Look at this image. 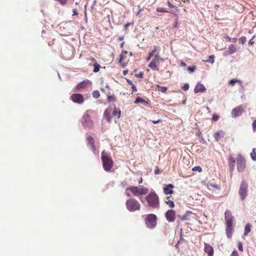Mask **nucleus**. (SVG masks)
Here are the masks:
<instances>
[{"instance_id": "nucleus-1", "label": "nucleus", "mask_w": 256, "mask_h": 256, "mask_svg": "<svg viewBox=\"0 0 256 256\" xmlns=\"http://www.w3.org/2000/svg\"><path fill=\"white\" fill-rule=\"evenodd\" d=\"M148 206L153 209H158L160 208L158 196L154 192H151L145 197Z\"/></svg>"}, {"instance_id": "nucleus-2", "label": "nucleus", "mask_w": 256, "mask_h": 256, "mask_svg": "<svg viewBox=\"0 0 256 256\" xmlns=\"http://www.w3.org/2000/svg\"><path fill=\"white\" fill-rule=\"evenodd\" d=\"M225 220L226 236L228 238H230L232 236V233L234 232V227L232 226L234 216H232L230 210H226L225 212Z\"/></svg>"}, {"instance_id": "nucleus-3", "label": "nucleus", "mask_w": 256, "mask_h": 256, "mask_svg": "<svg viewBox=\"0 0 256 256\" xmlns=\"http://www.w3.org/2000/svg\"><path fill=\"white\" fill-rule=\"evenodd\" d=\"M130 191L135 196H138L142 195H145L148 194V190L144 186H130L126 189V194L127 196L130 197V194L127 192Z\"/></svg>"}, {"instance_id": "nucleus-4", "label": "nucleus", "mask_w": 256, "mask_h": 256, "mask_svg": "<svg viewBox=\"0 0 256 256\" xmlns=\"http://www.w3.org/2000/svg\"><path fill=\"white\" fill-rule=\"evenodd\" d=\"M101 160H102V166L104 170L110 172L114 164V162L112 161L109 154L104 150L102 154H101Z\"/></svg>"}, {"instance_id": "nucleus-5", "label": "nucleus", "mask_w": 256, "mask_h": 256, "mask_svg": "<svg viewBox=\"0 0 256 256\" xmlns=\"http://www.w3.org/2000/svg\"><path fill=\"white\" fill-rule=\"evenodd\" d=\"M126 206L127 210L130 212L140 210V204L134 198H130L126 200Z\"/></svg>"}, {"instance_id": "nucleus-6", "label": "nucleus", "mask_w": 256, "mask_h": 256, "mask_svg": "<svg viewBox=\"0 0 256 256\" xmlns=\"http://www.w3.org/2000/svg\"><path fill=\"white\" fill-rule=\"evenodd\" d=\"M146 226L150 228L153 229L156 226V216L153 214H150L146 216L145 218Z\"/></svg>"}, {"instance_id": "nucleus-7", "label": "nucleus", "mask_w": 256, "mask_h": 256, "mask_svg": "<svg viewBox=\"0 0 256 256\" xmlns=\"http://www.w3.org/2000/svg\"><path fill=\"white\" fill-rule=\"evenodd\" d=\"M92 82L88 80H86L78 84L75 87V90L78 92H84L92 88Z\"/></svg>"}, {"instance_id": "nucleus-8", "label": "nucleus", "mask_w": 256, "mask_h": 256, "mask_svg": "<svg viewBox=\"0 0 256 256\" xmlns=\"http://www.w3.org/2000/svg\"><path fill=\"white\" fill-rule=\"evenodd\" d=\"M237 170L238 172H244L246 168V160L244 156L239 154L236 158Z\"/></svg>"}, {"instance_id": "nucleus-9", "label": "nucleus", "mask_w": 256, "mask_h": 256, "mask_svg": "<svg viewBox=\"0 0 256 256\" xmlns=\"http://www.w3.org/2000/svg\"><path fill=\"white\" fill-rule=\"evenodd\" d=\"M248 192V184L246 181H242L240 188H239L238 194L240 196L242 200H244Z\"/></svg>"}, {"instance_id": "nucleus-10", "label": "nucleus", "mask_w": 256, "mask_h": 256, "mask_svg": "<svg viewBox=\"0 0 256 256\" xmlns=\"http://www.w3.org/2000/svg\"><path fill=\"white\" fill-rule=\"evenodd\" d=\"M82 124L84 127L89 128H93L94 123L88 114L86 113L83 116Z\"/></svg>"}, {"instance_id": "nucleus-11", "label": "nucleus", "mask_w": 256, "mask_h": 256, "mask_svg": "<svg viewBox=\"0 0 256 256\" xmlns=\"http://www.w3.org/2000/svg\"><path fill=\"white\" fill-rule=\"evenodd\" d=\"M164 59L162 58H154L152 59V61L150 62L148 64V67L151 68L152 70H159L158 66L160 62H164Z\"/></svg>"}, {"instance_id": "nucleus-12", "label": "nucleus", "mask_w": 256, "mask_h": 256, "mask_svg": "<svg viewBox=\"0 0 256 256\" xmlns=\"http://www.w3.org/2000/svg\"><path fill=\"white\" fill-rule=\"evenodd\" d=\"M70 100L75 104H82L84 102V98L82 94H74L70 96Z\"/></svg>"}, {"instance_id": "nucleus-13", "label": "nucleus", "mask_w": 256, "mask_h": 256, "mask_svg": "<svg viewBox=\"0 0 256 256\" xmlns=\"http://www.w3.org/2000/svg\"><path fill=\"white\" fill-rule=\"evenodd\" d=\"M244 111V110L242 106H236L232 110V116L233 118H236L240 116Z\"/></svg>"}, {"instance_id": "nucleus-14", "label": "nucleus", "mask_w": 256, "mask_h": 256, "mask_svg": "<svg viewBox=\"0 0 256 256\" xmlns=\"http://www.w3.org/2000/svg\"><path fill=\"white\" fill-rule=\"evenodd\" d=\"M153 56H154V58H160V48L158 46H155L152 51L149 52L148 56V58H146V60L148 62Z\"/></svg>"}, {"instance_id": "nucleus-15", "label": "nucleus", "mask_w": 256, "mask_h": 256, "mask_svg": "<svg viewBox=\"0 0 256 256\" xmlns=\"http://www.w3.org/2000/svg\"><path fill=\"white\" fill-rule=\"evenodd\" d=\"M166 220L170 222H174L176 219V212L174 210H168L165 213Z\"/></svg>"}, {"instance_id": "nucleus-16", "label": "nucleus", "mask_w": 256, "mask_h": 256, "mask_svg": "<svg viewBox=\"0 0 256 256\" xmlns=\"http://www.w3.org/2000/svg\"><path fill=\"white\" fill-rule=\"evenodd\" d=\"M174 186L172 184H164L163 187L164 193L165 194H173Z\"/></svg>"}, {"instance_id": "nucleus-17", "label": "nucleus", "mask_w": 256, "mask_h": 256, "mask_svg": "<svg viewBox=\"0 0 256 256\" xmlns=\"http://www.w3.org/2000/svg\"><path fill=\"white\" fill-rule=\"evenodd\" d=\"M235 162L236 161L234 158L232 157V155H229V156H228V166H229L230 168V171L231 174H232V172L234 170Z\"/></svg>"}, {"instance_id": "nucleus-18", "label": "nucleus", "mask_w": 256, "mask_h": 256, "mask_svg": "<svg viewBox=\"0 0 256 256\" xmlns=\"http://www.w3.org/2000/svg\"><path fill=\"white\" fill-rule=\"evenodd\" d=\"M204 250L205 252L208 254V256H213L214 249L210 244L205 242Z\"/></svg>"}, {"instance_id": "nucleus-19", "label": "nucleus", "mask_w": 256, "mask_h": 256, "mask_svg": "<svg viewBox=\"0 0 256 256\" xmlns=\"http://www.w3.org/2000/svg\"><path fill=\"white\" fill-rule=\"evenodd\" d=\"M86 140H87L88 145L91 146V148L92 149V152H96V146L94 144V140L93 138L90 136H88L87 138H86Z\"/></svg>"}, {"instance_id": "nucleus-20", "label": "nucleus", "mask_w": 256, "mask_h": 256, "mask_svg": "<svg viewBox=\"0 0 256 256\" xmlns=\"http://www.w3.org/2000/svg\"><path fill=\"white\" fill-rule=\"evenodd\" d=\"M206 90V89L204 85L200 83L197 84L194 88V92L196 94L198 92H204Z\"/></svg>"}, {"instance_id": "nucleus-21", "label": "nucleus", "mask_w": 256, "mask_h": 256, "mask_svg": "<svg viewBox=\"0 0 256 256\" xmlns=\"http://www.w3.org/2000/svg\"><path fill=\"white\" fill-rule=\"evenodd\" d=\"M224 132H223V130H220L218 132H216L213 136H214L216 142H218L220 139L224 138Z\"/></svg>"}, {"instance_id": "nucleus-22", "label": "nucleus", "mask_w": 256, "mask_h": 256, "mask_svg": "<svg viewBox=\"0 0 256 256\" xmlns=\"http://www.w3.org/2000/svg\"><path fill=\"white\" fill-rule=\"evenodd\" d=\"M236 50V48L234 45L230 44L228 47V50L226 52V55H230L234 54Z\"/></svg>"}, {"instance_id": "nucleus-23", "label": "nucleus", "mask_w": 256, "mask_h": 256, "mask_svg": "<svg viewBox=\"0 0 256 256\" xmlns=\"http://www.w3.org/2000/svg\"><path fill=\"white\" fill-rule=\"evenodd\" d=\"M110 114H111L110 110L107 109V110H105L104 113V116L105 118H106L108 120V122H111Z\"/></svg>"}, {"instance_id": "nucleus-24", "label": "nucleus", "mask_w": 256, "mask_h": 256, "mask_svg": "<svg viewBox=\"0 0 256 256\" xmlns=\"http://www.w3.org/2000/svg\"><path fill=\"white\" fill-rule=\"evenodd\" d=\"M142 103L144 104V105L146 106L148 104V102L146 101V100L144 98H142L140 97H137L136 100H134V104H138V103Z\"/></svg>"}, {"instance_id": "nucleus-25", "label": "nucleus", "mask_w": 256, "mask_h": 256, "mask_svg": "<svg viewBox=\"0 0 256 256\" xmlns=\"http://www.w3.org/2000/svg\"><path fill=\"white\" fill-rule=\"evenodd\" d=\"M170 197H166V200H165V202L168 206L169 207L171 208H173L174 207V204L173 200H170Z\"/></svg>"}, {"instance_id": "nucleus-26", "label": "nucleus", "mask_w": 256, "mask_h": 256, "mask_svg": "<svg viewBox=\"0 0 256 256\" xmlns=\"http://www.w3.org/2000/svg\"><path fill=\"white\" fill-rule=\"evenodd\" d=\"M128 54V52L126 51H122L121 54L120 56L119 62L121 64H122L124 59L126 58V56Z\"/></svg>"}, {"instance_id": "nucleus-27", "label": "nucleus", "mask_w": 256, "mask_h": 256, "mask_svg": "<svg viewBox=\"0 0 256 256\" xmlns=\"http://www.w3.org/2000/svg\"><path fill=\"white\" fill-rule=\"evenodd\" d=\"M112 116H117L118 118H119L120 116V110L115 107L114 111H112Z\"/></svg>"}, {"instance_id": "nucleus-28", "label": "nucleus", "mask_w": 256, "mask_h": 256, "mask_svg": "<svg viewBox=\"0 0 256 256\" xmlns=\"http://www.w3.org/2000/svg\"><path fill=\"white\" fill-rule=\"evenodd\" d=\"M236 83H238L240 85L242 84V82L238 80L232 79L229 81V84L232 86H234Z\"/></svg>"}, {"instance_id": "nucleus-29", "label": "nucleus", "mask_w": 256, "mask_h": 256, "mask_svg": "<svg viewBox=\"0 0 256 256\" xmlns=\"http://www.w3.org/2000/svg\"><path fill=\"white\" fill-rule=\"evenodd\" d=\"M250 227H251V225L250 224V223L247 224L246 225L245 228H244V236H247L248 234L250 232Z\"/></svg>"}, {"instance_id": "nucleus-30", "label": "nucleus", "mask_w": 256, "mask_h": 256, "mask_svg": "<svg viewBox=\"0 0 256 256\" xmlns=\"http://www.w3.org/2000/svg\"><path fill=\"white\" fill-rule=\"evenodd\" d=\"M250 156L254 161H256V148H252V152L250 153Z\"/></svg>"}, {"instance_id": "nucleus-31", "label": "nucleus", "mask_w": 256, "mask_h": 256, "mask_svg": "<svg viewBox=\"0 0 256 256\" xmlns=\"http://www.w3.org/2000/svg\"><path fill=\"white\" fill-rule=\"evenodd\" d=\"M92 95V97L95 98H98L100 97V94L98 90H94Z\"/></svg>"}, {"instance_id": "nucleus-32", "label": "nucleus", "mask_w": 256, "mask_h": 256, "mask_svg": "<svg viewBox=\"0 0 256 256\" xmlns=\"http://www.w3.org/2000/svg\"><path fill=\"white\" fill-rule=\"evenodd\" d=\"M100 65L99 64H94V70H93V72H98L100 71Z\"/></svg>"}, {"instance_id": "nucleus-33", "label": "nucleus", "mask_w": 256, "mask_h": 256, "mask_svg": "<svg viewBox=\"0 0 256 256\" xmlns=\"http://www.w3.org/2000/svg\"><path fill=\"white\" fill-rule=\"evenodd\" d=\"M246 36H242L238 39L239 42L242 44L246 42Z\"/></svg>"}, {"instance_id": "nucleus-34", "label": "nucleus", "mask_w": 256, "mask_h": 256, "mask_svg": "<svg viewBox=\"0 0 256 256\" xmlns=\"http://www.w3.org/2000/svg\"><path fill=\"white\" fill-rule=\"evenodd\" d=\"M156 11L158 12L167 13L168 11L166 10L164 8L158 7L156 8Z\"/></svg>"}, {"instance_id": "nucleus-35", "label": "nucleus", "mask_w": 256, "mask_h": 256, "mask_svg": "<svg viewBox=\"0 0 256 256\" xmlns=\"http://www.w3.org/2000/svg\"><path fill=\"white\" fill-rule=\"evenodd\" d=\"M167 5H168V7H170V8H175L176 10V11L178 10V7L172 4H171V2H169V1H168Z\"/></svg>"}, {"instance_id": "nucleus-36", "label": "nucleus", "mask_w": 256, "mask_h": 256, "mask_svg": "<svg viewBox=\"0 0 256 256\" xmlns=\"http://www.w3.org/2000/svg\"><path fill=\"white\" fill-rule=\"evenodd\" d=\"M157 87L160 88L158 90H160L161 92L164 93L167 90V87L160 86H157Z\"/></svg>"}, {"instance_id": "nucleus-37", "label": "nucleus", "mask_w": 256, "mask_h": 256, "mask_svg": "<svg viewBox=\"0 0 256 256\" xmlns=\"http://www.w3.org/2000/svg\"><path fill=\"white\" fill-rule=\"evenodd\" d=\"M108 102H114L116 100V98L114 96H110L108 97Z\"/></svg>"}, {"instance_id": "nucleus-38", "label": "nucleus", "mask_w": 256, "mask_h": 256, "mask_svg": "<svg viewBox=\"0 0 256 256\" xmlns=\"http://www.w3.org/2000/svg\"><path fill=\"white\" fill-rule=\"evenodd\" d=\"M192 171L194 172H202V168L200 166H196L192 168Z\"/></svg>"}, {"instance_id": "nucleus-39", "label": "nucleus", "mask_w": 256, "mask_h": 256, "mask_svg": "<svg viewBox=\"0 0 256 256\" xmlns=\"http://www.w3.org/2000/svg\"><path fill=\"white\" fill-rule=\"evenodd\" d=\"M205 62H210L212 64L214 62V56L211 55L209 56V59L205 60Z\"/></svg>"}, {"instance_id": "nucleus-40", "label": "nucleus", "mask_w": 256, "mask_h": 256, "mask_svg": "<svg viewBox=\"0 0 256 256\" xmlns=\"http://www.w3.org/2000/svg\"><path fill=\"white\" fill-rule=\"evenodd\" d=\"M188 216L189 214L188 213L186 214L184 216H181V220H188Z\"/></svg>"}, {"instance_id": "nucleus-41", "label": "nucleus", "mask_w": 256, "mask_h": 256, "mask_svg": "<svg viewBox=\"0 0 256 256\" xmlns=\"http://www.w3.org/2000/svg\"><path fill=\"white\" fill-rule=\"evenodd\" d=\"M220 116L216 114H213L212 116V120L214 122H216L218 120H219Z\"/></svg>"}, {"instance_id": "nucleus-42", "label": "nucleus", "mask_w": 256, "mask_h": 256, "mask_svg": "<svg viewBox=\"0 0 256 256\" xmlns=\"http://www.w3.org/2000/svg\"><path fill=\"white\" fill-rule=\"evenodd\" d=\"M226 40L228 42H236V38H231L228 36H226Z\"/></svg>"}, {"instance_id": "nucleus-43", "label": "nucleus", "mask_w": 256, "mask_h": 256, "mask_svg": "<svg viewBox=\"0 0 256 256\" xmlns=\"http://www.w3.org/2000/svg\"><path fill=\"white\" fill-rule=\"evenodd\" d=\"M196 69V66H188V68H187V70L190 72H194Z\"/></svg>"}, {"instance_id": "nucleus-44", "label": "nucleus", "mask_w": 256, "mask_h": 256, "mask_svg": "<svg viewBox=\"0 0 256 256\" xmlns=\"http://www.w3.org/2000/svg\"><path fill=\"white\" fill-rule=\"evenodd\" d=\"M182 88V90H185V91L188 90L189 88V84H184V86H183Z\"/></svg>"}, {"instance_id": "nucleus-45", "label": "nucleus", "mask_w": 256, "mask_h": 256, "mask_svg": "<svg viewBox=\"0 0 256 256\" xmlns=\"http://www.w3.org/2000/svg\"><path fill=\"white\" fill-rule=\"evenodd\" d=\"M60 2V4L62 6L66 4L67 3V0H56Z\"/></svg>"}, {"instance_id": "nucleus-46", "label": "nucleus", "mask_w": 256, "mask_h": 256, "mask_svg": "<svg viewBox=\"0 0 256 256\" xmlns=\"http://www.w3.org/2000/svg\"><path fill=\"white\" fill-rule=\"evenodd\" d=\"M238 249L241 252L243 251V248L242 242H238Z\"/></svg>"}, {"instance_id": "nucleus-47", "label": "nucleus", "mask_w": 256, "mask_h": 256, "mask_svg": "<svg viewBox=\"0 0 256 256\" xmlns=\"http://www.w3.org/2000/svg\"><path fill=\"white\" fill-rule=\"evenodd\" d=\"M252 128L254 132L256 130V119L254 120L252 124Z\"/></svg>"}, {"instance_id": "nucleus-48", "label": "nucleus", "mask_w": 256, "mask_h": 256, "mask_svg": "<svg viewBox=\"0 0 256 256\" xmlns=\"http://www.w3.org/2000/svg\"><path fill=\"white\" fill-rule=\"evenodd\" d=\"M231 256H238V252L236 250H234L233 252H232Z\"/></svg>"}, {"instance_id": "nucleus-49", "label": "nucleus", "mask_w": 256, "mask_h": 256, "mask_svg": "<svg viewBox=\"0 0 256 256\" xmlns=\"http://www.w3.org/2000/svg\"><path fill=\"white\" fill-rule=\"evenodd\" d=\"M131 23L128 22L124 26V30H128V26L130 25Z\"/></svg>"}, {"instance_id": "nucleus-50", "label": "nucleus", "mask_w": 256, "mask_h": 256, "mask_svg": "<svg viewBox=\"0 0 256 256\" xmlns=\"http://www.w3.org/2000/svg\"><path fill=\"white\" fill-rule=\"evenodd\" d=\"M254 38V36H253L252 39L250 40V41L248 42V44L252 46L254 44V42L253 41V39Z\"/></svg>"}, {"instance_id": "nucleus-51", "label": "nucleus", "mask_w": 256, "mask_h": 256, "mask_svg": "<svg viewBox=\"0 0 256 256\" xmlns=\"http://www.w3.org/2000/svg\"><path fill=\"white\" fill-rule=\"evenodd\" d=\"M131 86V88H132V92L137 91L136 87V86L134 84H132V86Z\"/></svg>"}, {"instance_id": "nucleus-52", "label": "nucleus", "mask_w": 256, "mask_h": 256, "mask_svg": "<svg viewBox=\"0 0 256 256\" xmlns=\"http://www.w3.org/2000/svg\"><path fill=\"white\" fill-rule=\"evenodd\" d=\"M162 122V120H152V124H158L160 122Z\"/></svg>"}, {"instance_id": "nucleus-53", "label": "nucleus", "mask_w": 256, "mask_h": 256, "mask_svg": "<svg viewBox=\"0 0 256 256\" xmlns=\"http://www.w3.org/2000/svg\"><path fill=\"white\" fill-rule=\"evenodd\" d=\"M126 82H128V84H130L131 86H132V84H134L132 81L129 79H126Z\"/></svg>"}, {"instance_id": "nucleus-54", "label": "nucleus", "mask_w": 256, "mask_h": 256, "mask_svg": "<svg viewBox=\"0 0 256 256\" xmlns=\"http://www.w3.org/2000/svg\"><path fill=\"white\" fill-rule=\"evenodd\" d=\"M78 14L77 10L76 9H74L73 10V16H77Z\"/></svg>"}, {"instance_id": "nucleus-55", "label": "nucleus", "mask_w": 256, "mask_h": 256, "mask_svg": "<svg viewBox=\"0 0 256 256\" xmlns=\"http://www.w3.org/2000/svg\"><path fill=\"white\" fill-rule=\"evenodd\" d=\"M154 172L156 174H160V172L158 168H156Z\"/></svg>"}, {"instance_id": "nucleus-56", "label": "nucleus", "mask_w": 256, "mask_h": 256, "mask_svg": "<svg viewBox=\"0 0 256 256\" xmlns=\"http://www.w3.org/2000/svg\"><path fill=\"white\" fill-rule=\"evenodd\" d=\"M180 65H181V66H186V63L184 62H181V64H180Z\"/></svg>"}, {"instance_id": "nucleus-57", "label": "nucleus", "mask_w": 256, "mask_h": 256, "mask_svg": "<svg viewBox=\"0 0 256 256\" xmlns=\"http://www.w3.org/2000/svg\"><path fill=\"white\" fill-rule=\"evenodd\" d=\"M142 178H140V181H138V184H142Z\"/></svg>"}, {"instance_id": "nucleus-58", "label": "nucleus", "mask_w": 256, "mask_h": 256, "mask_svg": "<svg viewBox=\"0 0 256 256\" xmlns=\"http://www.w3.org/2000/svg\"><path fill=\"white\" fill-rule=\"evenodd\" d=\"M124 42H122V44H121V45H120V47L122 48L123 46H124Z\"/></svg>"}, {"instance_id": "nucleus-59", "label": "nucleus", "mask_w": 256, "mask_h": 256, "mask_svg": "<svg viewBox=\"0 0 256 256\" xmlns=\"http://www.w3.org/2000/svg\"><path fill=\"white\" fill-rule=\"evenodd\" d=\"M182 1H183V2H190V0H182Z\"/></svg>"}, {"instance_id": "nucleus-60", "label": "nucleus", "mask_w": 256, "mask_h": 256, "mask_svg": "<svg viewBox=\"0 0 256 256\" xmlns=\"http://www.w3.org/2000/svg\"><path fill=\"white\" fill-rule=\"evenodd\" d=\"M207 108V110H208V112H210V108L208 106H207V108Z\"/></svg>"}, {"instance_id": "nucleus-61", "label": "nucleus", "mask_w": 256, "mask_h": 256, "mask_svg": "<svg viewBox=\"0 0 256 256\" xmlns=\"http://www.w3.org/2000/svg\"><path fill=\"white\" fill-rule=\"evenodd\" d=\"M122 40V38H119V40Z\"/></svg>"}]
</instances>
